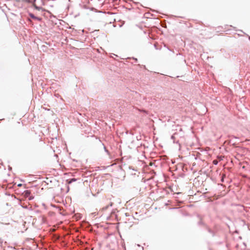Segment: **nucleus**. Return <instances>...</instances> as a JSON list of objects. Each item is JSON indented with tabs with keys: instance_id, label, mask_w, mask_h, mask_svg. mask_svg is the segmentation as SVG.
Returning a JSON list of instances; mask_svg holds the SVG:
<instances>
[{
	"instance_id": "2",
	"label": "nucleus",
	"mask_w": 250,
	"mask_h": 250,
	"mask_svg": "<svg viewBox=\"0 0 250 250\" xmlns=\"http://www.w3.org/2000/svg\"><path fill=\"white\" fill-rule=\"evenodd\" d=\"M62 0H59L56 2V4L59 5L60 6H62L63 5V3L62 2Z\"/></svg>"
},
{
	"instance_id": "3",
	"label": "nucleus",
	"mask_w": 250,
	"mask_h": 250,
	"mask_svg": "<svg viewBox=\"0 0 250 250\" xmlns=\"http://www.w3.org/2000/svg\"><path fill=\"white\" fill-rule=\"evenodd\" d=\"M30 17H31L32 18H33V19H37V20H40V19H39V18H37V17H35V16L33 15V14H30Z\"/></svg>"
},
{
	"instance_id": "6",
	"label": "nucleus",
	"mask_w": 250,
	"mask_h": 250,
	"mask_svg": "<svg viewBox=\"0 0 250 250\" xmlns=\"http://www.w3.org/2000/svg\"><path fill=\"white\" fill-rule=\"evenodd\" d=\"M213 163L214 164V165H217V163H218V161L217 160H214L213 161Z\"/></svg>"
},
{
	"instance_id": "1",
	"label": "nucleus",
	"mask_w": 250,
	"mask_h": 250,
	"mask_svg": "<svg viewBox=\"0 0 250 250\" xmlns=\"http://www.w3.org/2000/svg\"><path fill=\"white\" fill-rule=\"evenodd\" d=\"M30 193H31V191L30 190H27L25 191V195L27 197L30 195Z\"/></svg>"
},
{
	"instance_id": "7",
	"label": "nucleus",
	"mask_w": 250,
	"mask_h": 250,
	"mask_svg": "<svg viewBox=\"0 0 250 250\" xmlns=\"http://www.w3.org/2000/svg\"><path fill=\"white\" fill-rule=\"evenodd\" d=\"M32 199H33V197H29V200H31Z\"/></svg>"
},
{
	"instance_id": "5",
	"label": "nucleus",
	"mask_w": 250,
	"mask_h": 250,
	"mask_svg": "<svg viewBox=\"0 0 250 250\" xmlns=\"http://www.w3.org/2000/svg\"><path fill=\"white\" fill-rule=\"evenodd\" d=\"M76 181V179H74V178H73V179H71V180H70V181L68 182V183L69 184H70L72 182H74V181Z\"/></svg>"
},
{
	"instance_id": "4",
	"label": "nucleus",
	"mask_w": 250,
	"mask_h": 250,
	"mask_svg": "<svg viewBox=\"0 0 250 250\" xmlns=\"http://www.w3.org/2000/svg\"><path fill=\"white\" fill-rule=\"evenodd\" d=\"M34 7H35V9H37V10H43L42 8L38 7V6H37L36 5H35Z\"/></svg>"
}]
</instances>
